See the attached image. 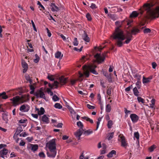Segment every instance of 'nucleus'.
I'll return each instance as SVG.
<instances>
[{"label": "nucleus", "instance_id": "nucleus-1", "mask_svg": "<svg viewBox=\"0 0 159 159\" xmlns=\"http://www.w3.org/2000/svg\"><path fill=\"white\" fill-rule=\"evenodd\" d=\"M123 22L124 21H117L115 22V25L117 27L113 34V39L116 40V45L118 47H122L125 43L128 44L131 40L130 38H127L125 41L123 42L126 39V36L123 31L120 28L121 27Z\"/></svg>", "mask_w": 159, "mask_h": 159}, {"label": "nucleus", "instance_id": "nucleus-2", "mask_svg": "<svg viewBox=\"0 0 159 159\" xmlns=\"http://www.w3.org/2000/svg\"><path fill=\"white\" fill-rule=\"evenodd\" d=\"M46 147L49 149L50 152H47V156L49 157L54 158L57 154L56 139H52L46 144Z\"/></svg>", "mask_w": 159, "mask_h": 159}, {"label": "nucleus", "instance_id": "nucleus-3", "mask_svg": "<svg viewBox=\"0 0 159 159\" xmlns=\"http://www.w3.org/2000/svg\"><path fill=\"white\" fill-rule=\"evenodd\" d=\"M144 9L147 11L146 13L148 18L158 17L159 16V6L153 10L151 8L150 4H145L143 5Z\"/></svg>", "mask_w": 159, "mask_h": 159}, {"label": "nucleus", "instance_id": "nucleus-4", "mask_svg": "<svg viewBox=\"0 0 159 159\" xmlns=\"http://www.w3.org/2000/svg\"><path fill=\"white\" fill-rule=\"evenodd\" d=\"M77 125L80 128L75 133V135L78 139H80V137L82 135L84 129H83L84 127L83 123L80 121H79L77 123Z\"/></svg>", "mask_w": 159, "mask_h": 159}, {"label": "nucleus", "instance_id": "nucleus-5", "mask_svg": "<svg viewBox=\"0 0 159 159\" xmlns=\"http://www.w3.org/2000/svg\"><path fill=\"white\" fill-rule=\"evenodd\" d=\"M34 95L37 98H42L46 100V98L44 92L42 91V88L40 89L34 93Z\"/></svg>", "mask_w": 159, "mask_h": 159}, {"label": "nucleus", "instance_id": "nucleus-6", "mask_svg": "<svg viewBox=\"0 0 159 159\" xmlns=\"http://www.w3.org/2000/svg\"><path fill=\"white\" fill-rule=\"evenodd\" d=\"M94 57L96 59L97 62L98 64L103 62L105 59V56L104 55H103L102 56L100 54L98 53L96 54L94 56Z\"/></svg>", "mask_w": 159, "mask_h": 159}, {"label": "nucleus", "instance_id": "nucleus-7", "mask_svg": "<svg viewBox=\"0 0 159 159\" xmlns=\"http://www.w3.org/2000/svg\"><path fill=\"white\" fill-rule=\"evenodd\" d=\"M139 32L140 30L136 28H133L132 30H131L130 33L129 32L128 33L127 35H128L129 34H130L128 35L127 37L126 35V39H127V38H130L131 39V38L132 37V35H135L137 34V33H139Z\"/></svg>", "mask_w": 159, "mask_h": 159}, {"label": "nucleus", "instance_id": "nucleus-8", "mask_svg": "<svg viewBox=\"0 0 159 159\" xmlns=\"http://www.w3.org/2000/svg\"><path fill=\"white\" fill-rule=\"evenodd\" d=\"M12 101L13 105L16 106L18 105L19 103H21L20 97L19 96H16L11 99Z\"/></svg>", "mask_w": 159, "mask_h": 159}, {"label": "nucleus", "instance_id": "nucleus-9", "mask_svg": "<svg viewBox=\"0 0 159 159\" xmlns=\"http://www.w3.org/2000/svg\"><path fill=\"white\" fill-rule=\"evenodd\" d=\"M8 152V150L6 148H3L0 151V157L4 159H5V157L6 158L7 157L6 156Z\"/></svg>", "mask_w": 159, "mask_h": 159}, {"label": "nucleus", "instance_id": "nucleus-10", "mask_svg": "<svg viewBox=\"0 0 159 159\" xmlns=\"http://www.w3.org/2000/svg\"><path fill=\"white\" fill-rule=\"evenodd\" d=\"M130 117L134 123H136L139 119V117L135 114H131L130 116Z\"/></svg>", "mask_w": 159, "mask_h": 159}, {"label": "nucleus", "instance_id": "nucleus-11", "mask_svg": "<svg viewBox=\"0 0 159 159\" xmlns=\"http://www.w3.org/2000/svg\"><path fill=\"white\" fill-rule=\"evenodd\" d=\"M97 66L95 65H93L89 66L88 67V70L90 72L95 75L98 74L97 72L95 70V69Z\"/></svg>", "mask_w": 159, "mask_h": 159}, {"label": "nucleus", "instance_id": "nucleus-12", "mask_svg": "<svg viewBox=\"0 0 159 159\" xmlns=\"http://www.w3.org/2000/svg\"><path fill=\"white\" fill-rule=\"evenodd\" d=\"M20 102L21 103L27 102L29 100V95H24L20 97Z\"/></svg>", "mask_w": 159, "mask_h": 159}, {"label": "nucleus", "instance_id": "nucleus-13", "mask_svg": "<svg viewBox=\"0 0 159 159\" xmlns=\"http://www.w3.org/2000/svg\"><path fill=\"white\" fill-rule=\"evenodd\" d=\"M21 65L22 67L24 68L23 70V73H25L27 71L28 66L27 64L24 60H22Z\"/></svg>", "mask_w": 159, "mask_h": 159}, {"label": "nucleus", "instance_id": "nucleus-14", "mask_svg": "<svg viewBox=\"0 0 159 159\" xmlns=\"http://www.w3.org/2000/svg\"><path fill=\"white\" fill-rule=\"evenodd\" d=\"M120 139L121 143V146L125 147L127 146V143L126 141L125 137L124 136H122L120 137Z\"/></svg>", "mask_w": 159, "mask_h": 159}, {"label": "nucleus", "instance_id": "nucleus-15", "mask_svg": "<svg viewBox=\"0 0 159 159\" xmlns=\"http://www.w3.org/2000/svg\"><path fill=\"white\" fill-rule=\"evenodd\" d=\"M8 115V113L7 112H5L2 113V118L3 120L5 121L6 123H8V121L7 116Z\"/></svg>", "mask_w": 159, "mask_h": 159}, {"label": "nucleus", "instance_id": "nucleus-16", "mask_svg": "<svg viewBox=\"0 0 159 159\" xmlns=\"http://www.w3.org/2000/svg\"><path fill=\"white\" fill-rule=\"evenodd\" d=\"M59 80L61 83L64 84L66 83L67 80V78H65L64 76H62L59 78Z\"/></svg>", "mask_w": 159, "mask_h": 159}, {"label": "nucleus", "instance_id": "nucleus-17", "mask_svg": "<svg viewBox=\"0 0 159 159\" xmlns=\"http://www.w3.org/2000/svg\"><path fill=\"white\" fill-rule=\"evenodd\" d=\"M50 6L52 7L51 10L52 11H57L59 10L58 7L56 6L54 3H51Z\"/></svg>", "mask_w": 159, "mask_h": 159}, {"label": "nucleus", "instance_id": "nucleus-18", "mask_svg": "<svg viewBox=\"0 0 159 159\" xmlns=\"http://www.w3.org/2000/svg\"><path fill=\"white\" fill-rule=\"evenodd\" d=\"M35 111L38 112V115H39L43 114L45 112L44 109L43 107H41L40 110L39 108L36 107Z\"/></svg>", "mask_w": 159, "mask_h": 159}, {"label": "nucleus", "instance_id": "nucleus-19", "mask_svg": "<svg viewBox=\"0 0 159 159\" xmlns=\"http://www.w3.org/2000/svg\"><path fill=\"white\" fill-rule=\"evenodd\" d=\"M63 56V54L61 52L58 51L55 54V57L57 58L61 59Z\"/></svg>", "mask_w": 159, "mask_h": 159}, {"label": "nucleus", "instance_id": "nucleus-20", "mask_svg": "<svg viewBox=\"0 0 159 159\" xmlns=\"http://www.w3.org/2000/svg\"><path fill=\"white\" fill-rule=\"evenodd\" d=\"M42 120L46 124L48 123L49 121L48 118L47 116L46 115H44L42 118Z\"/></svg>", "mask_w": 159, "mask_h": 159}, {"label": "nucleus", "instance_id": "nucleus-21", "mask_svg": "<svg viewBox=\"0 0 159 159\" xmlns=\"http://www.w3.org/2000/svg\"><path fill=\"white\" fill-rule=\"evenodd\" d=\"M84 70H86L84 71V74L86 77H88L89 76V70H88V67L86 66H84L83 67Z\"/></svg>", "mask_w": 159, "mask_h": 159}, {"label": "nucleus", "instance_id": "nucleus-22", "mask_svg": "<svg viewBox=\"0 0 159 159\" xmlns=\"http://www.w3.org/2000/svg\"><path fill=\"white\" fill-rule=\"evenodd\" d=\"M20 110L22 112H27L29 111V109H26L25 105H23L20 107Z\"/></svg>", "mask_w": 159, "mask_h": 159}, {"label": "nucleus", "instance_id": "nucleus-23", "mask_svg": "<svg viewBox=\"0 0 159 159\" xmlns=\"http://www.w3.org/2000/svg\"><path fill=\"white\" fill-rule=\"evenodd\" d=\"M83 39L84 40L87 42H89L90 41L89 38L88 37V34L87 33L84 32V34L83 36Z\"/></svg>", "mask_w": 159, "mask_h": 159}, {"label": "nucleus", "instance_id": "nucleus-24", "mask_svg": "<svg viewBox=\"0 0 159 159\" xmlns=\"http://www.w3.org/2000/svg\"><path fill=\"white\" fill-rule=\"evenodd\" d=\"M133 90L134 95L136 97L139 96V92L138 90V88L137 87H135Z\"/></svg>", "mask_w": 159, "mask_h": 159}, {"label": "nucleus", "instance_id": "nucleus-25", "mask_svg": "<svg viewBox=\"0 0 159 159\" xmlns=\"http://www.w3.org/2000/svg\"><path fill=\"white\" fill-rule=\"evenodd\" d=\"M113 155H116V152L115 150H112L108 153L107 155V156L108 157L111 158L113 156Z\"/></svg>", "mask_w": 159, "mask_h": 159}, {"label": "nucleus", "instance_id": "nucleus-26", "mask_svg": "<svg viewBox=\"0 0 159 159\" xmlns=\"http://www.w3.org/2000/svg\"><path fill=\"white\" fill-rule=\"evenodd\" d=\"M0 97H1L3 99H6L8 98V96L6 95V93L5 92H3L2 93H0Z\"/></svg>", "mask_w": 159, "mask_h": 159}, {"label": "nucleus", "instance_id": "nucleus-27", "mask_svg": "<svg viewBox=\"0 0 159 159\" xmlns=\"http://www.w3.org/2000/svg\"><path fill=\"white\" fill-rule=\"evenodd\" d=\"M38 148V146L37 144H31V150L33 152L37 150Z\"/></svg>", "mask_w": 159, "mask_h": 159}, {"label": "nucleus", "instance_id": "nucleus-28", "mask_svg": "<svg viewBox=\"0 0 159 159\" xmlns=\"http://www.w3.org/2000/svg\"><path fill=\"white\" fill-rule=\"evenodd\" d=\"M22 128L20 127H19L17 128L15 134V135H17L22 131Z\"/></svg>", "mask_w": 159, "mask_h": 159}, {"label": "nucleus", "instance_id": "nucleus-29", "mask_svg": "<svg viewBox=\"0 0 159 159\" xmlns=\"http://www.w3.org/2000/svg\"><path fill=\"white\" fill-rule=\"evenodd\" d=\"M156 148V146L155 144H153L149 148L148 150L150 152H152Z\"/></svg>", "mask_w": 159, "mask_h": 159}, {"label": "nucleus", "instance_id": "nucleus-30", "mask_svg": "<svg viewBox=\"0 0 159 159\" xmlns=\"http://www.w3.org/2000/svg\"><path fill=\"white\" fill-rule=\"evenodd\" d=\"M107 94L108 96H111V86H107Z\"/></svg>", "mask_w": 159, "mask_h": 159}, {"label": "nucleus", "instance_id": "nucleus-31", "mask_svg": "<svg viewBox=\"0 0 159 159\" xmlns=\"http://www.w3.org/2000/svg\"><path fill=\"white\" fill-rule=\"evenodd\" d=\"M139 14L135 11H133L131 14L130 16L131 17H137Z\"/></svg>", "mask_w": 159, "mask_h": 159}, {"label": "nucleus", "instance_id": "nucleus-32", "mask_svg": "<svg viewBox=\"0 0 159 159\" xmlns=\"http://www.w3.org/2000/svg\"><path fill=\"white\" fill-rule=\"evenodd\" d=\"M82 118L84 120H86L87 121H89L91 124H93V120L88 117L84 116L82 117Z\"/></svg>", "mask_w": 159, "mask_h": 159}, {"label": "nucleus", "instance_id": "nucleus-33", "mask_svg": "<svg viewBox=\"0 0 159 159\" xmlns=\"http://www.w3.org/2000/svg\"><path fill=\"white\" fill-rule=\"evenodd\" d=\"M93 133V131L92 130L90 129H88L86 131H85L84 132V134H86L87 135H89L90 134H92Z\"/></svg>", "mask_w": 159, "mask_h": 159}, {"label": "nucleus", "instance_id": "nucleus-34", "mask_svg": "<svg viewBox=\"0 0 159 159\" xmlns=\"http://www.w3.org/2000/svg\"><path fill=\"white\" fill-rule=\"evenodd\" d=\"M114 133L112 132L111 133H109L108 135L107 136V139L108 140H110L114 136Z\"/></svg>", "mask_w": 159, "mask_h": 159}, {"label": "nucleus", "instance_id": "nucleus-35", "mask_svg": "<svg viewBox=\"0 0 159 159\" xmlns=\"http://www.w3.org/2000/svg\"><path fill=\"white\" fill-rule=\"evenodd\" d=\"M111 106L109 104H108L107 105L106 107V112H109L111 111Z\"/></svg>", "mask_w": 159, "mask_h": 159}, {"label": "nucleus", "instance_id": "nucleus-36", "mask_svg": "<svg viewBox=\"0 0 159 159\" xmlns=\"http://www.w3.org/2000/svg\"><path fill=\"white\" fill-rule=\"evenodd\" d=\"M150 82V80H149L147 78H145L144 76H143V84L148 83Z\"/></svg>", "mask_w": 159, "mask_h": 159}, {"label": "nucleus", "instance_id": "nucleus-37", "mask_svg": "<svg viewBox=\"0 0 159 159\" xmlns=\"http://www.w3.org/2000/svg\"><path fill=\"white\" fill-rule=\"evenodd\" d=\"M54 107L56 108L61 109L62 107V106L59 103H57L54 105Z\"/></svg>", "mask_w": 159, "mask_h": 159}, {"label": "nucleus", "instance_id": "nucleus-38", "mask_svg": "<svg viewBox=\"0 0 159 159\" xmlns=\"http://www.w3.org/2000/svg\"><path fill=\"white\" fill-rule=\"evenodd\" d=\"M141 82L140 81L138 80L136 83V87L138 89H140L141 87Z\"/></svg>", "mask_w": 159, "mask_h": 159}, {"label": "nucleus", "instance_id": "nucleus-39", "mask_svg": "<svg viewBox=\"0 0 159 159\" xmlns=\"http://www.w3.org/2000/svg\"><path fill=\"white\" fill-rule=\"evenodd\" d=\"M113 125L112 121L111 120H109L107 123V125L108 128H111L112 125Z\"/></svg>", "mask_w": 159, "mask_h": 159}, {"label": "nucleus", "instance_id": "nucleus-40", "mask_svg": "<svg viewBox=\"0 0 159 159\" xmlns=\"http://www.w3.org/2000/svg\"><path fill=\"white\" fill-rule=\"evenodd\" d=\"M52 99L54 102H56L59 100V98L55 94L53 96Z\"/></svg>", "mask_w": 159, "mask_h": 159}, {"label": "nucleus", "instance_id": "nucleus-41", "mask_svg": "<svg viewBox=\"0 0 159 159\" xmlns=\"http://www.w3.org/2000/svg\"><path fill=\"white\" fill-rule=\"evenodd\" d=\"M137 100L139 102H141L142 103H144V99L141 97L138 96L137 98Z\"/></svg>", "mask_w": 159, "mask_h": 159}, {"label": "nucleus", "instance_id": "nucleus-42", "mask_svg": "<svg viewBox=\"0 0 159 159\" xmlns=\"http://www.w3.org/2000/svg\"><path fill=\"white\" fill-rule=\"evenodd\" d=\"M134 138H136L138 140L139 139V134L138 132L134 133Z\"/></svg>", "mask_w": 159, "mask_h": 159}, {"label": "nucleus", "instance_id": "nucleus-43", "mask_svg": "<svg viewBox=\"0 0 159 159\" xmlns=\"http://www.w3.org/2000/svg\"><path fill=\"white\" fill-rule=\"evenodd\" d=\"M46 91L48 93L50 94V96H52L53 95V93L50 89L47 88L46 89Z\"/></svg>", "mask_w": 159, "mask_h": 159}, {"label": "nucleus", "instance_id": "nucleus-44", "mask_svg": "<svg viewBox=\"0 0 159 159\" xmlns=\"http://www.w3.org/2000/svg\"><path fill=\"white\" fill-rule=\"evenodd\" d=\"M86 17L87 18L89 21H91L92 20V17L91 15L89 13H87L86 15Z\"/></svg>", "mask_w": 159, "mask_h": 159}, {"label": "nucleus", "instance_id": "nucleus-45", "mask_svg": "<svg viewBox=\"0 0 159 159\" xmlns=\"http://www.w3.org/2000/svg\"><path fill=\"white\" fill-rule=\"evenodd\" d=\"M110 17L113 20H115L117 19L116 16L114 14L111 15Z\"/></svg>", "mask_w": 159, "mask_h": 159}, {"label": "nucleus", "instance_id": "nucleus-46", "mask_svg": "<svg viewBox=\"0 0 159 159\" xmlns=\"http://www.w3.org/2000/svg\"><path fill=\"white\" fill-rule=\"evenodd\" d=\"M37 5H39V7H40L42 8L43 9V10H42V11H44L45 10V8L43 7V6L41 4V2L39 1H38L37 2Z\"/></svg>", "mask_w": 159, "mask_h": 159}, {"label": "nucleus", "instance_id": "nucleus-47", "mask_svg": "<svg viewBox=\"0 0 159 159\" xmlns=\"http://www.w3.org/2000/svg\"><path fill=\"white\" fill-rule=\"evenodd\" d=\"M132 88H133L132 85H131L129 87L125 88V91L126 92L129 91H130V90H131V89H132Z\"/></svg>", "mask_w": 159, "mask_h": 159}, {"label": "nucleus", "instance_id": "nucleus-48", "mask_svg": "<svg viewBox=\"0 0 159 159\" xmlns=\"http://www.w3.org/2000/svg\"><path fill=\"white\" fill-rule=\"evenodd\" d=\"M73 44L74 46H77L78 44V43L77 41V39L76 38H74V40L73 42Z\"/></svg>", "mask_w": 159, "mask_h": 159}, {"label": "nucleus", "instance_id": "nucleus-49", "mask_svg": "<svg viewBox=\"0 0 159 159\" xmlns=\"http://www.w3.org/2000/svg\"><path fill=\"white\" fill-rule=\"evenodd\" d=\"M35 56L36 57V58L34 60V62L35 63H37L39 62V58L37 54H35Z\"/></svg>", "mask_w": 159, "mask_h": 159}, {"label": "nucleus", "instance_id": "nucleus-50", "mask_svg": "<svg viewBox=\"0 0 159 159\" xmlns=\"http://www.w3.org/2000/svg\"><path fill=\"white\" fill-rule=\"evenodd\" d=\"M26 80L29 82L30 84H31L33 83L32 80L31 79L30 76H27L26 77Z\"/></svg>", "mask_w": 159, "mask_h": 159}, {"label": "nucleus", "instance_id": "nucleus-51", "mask_svg": "<svg viewBox=\"0 0 159 159\" xmlns=\"http://www.w3.org/2000/svg\"><path fill=\"white\" fill-rule=\"evenodd\" d=\"M87 107L89 109H94L95 108V107L94 106H91L89 104H87Z\"/></svg>", "mask_w": 159, "mask_h": 159}, {"label": "nucleus", "instance_id": "nucleus-52", "mask_svg": "<svg viewBox=\"0 0 159 159\" xmlns=\"http://www.w3.org/2000/svg\"><path fill=\"white\" fill-rule=\"evenodd\" d=\"M143 32L144 33H149L151 32V30L149 28H146L144 30Z\"/></svg>", "mask_w": 159, "mask_h": 159}, {"label": "nucleus", "instance_id": "nucleus-53", "mask_svg": "<svg viewBox=\"0 0 159 159\" xmlns=\"http://www.w3.org/2000/svg\"><path fill=\"white\" fill-rule=\"evenodd\" d=\"M31 23H32V25L33 27V28H34V30L35 31L37 32V29H36V27H35V24H34V21H33V20H31Z\"/></svg>", "mask_w": 159, "mask_h": 159}, {"label": "nucleus", "instance_id": "nucleus-54", "mask_svg": "<svg viewBox=\"0 0 159 159\" xmlns=\"http://www.w3.org/2000/svg\"><path fill=\"white\" fill-rule=\"evenodd\" d=\"M90 7L92 9H96L97 8V7L95 5V4L93 3H92L91 4V6H90Z\"/></svg>", "mask_w": 159, "mask_h": 159}, {"label": "nucleus", "instance_id": "nucleus-55", "mask_svg": "<svg viewBox=\"0 0 159 159\" xmlns=\"http://www.w3.org/2000/svg\"><path fill=\"white\" fill-rule=\"evenodd\" d=\"M83 48V47H81L80 48L78 49L76 47H74V49L76 51H78V52H80L82 50V48Z\"/></svg>", "mask_w": 159, "mask_h": 159}, {"label": "nucleus", "instance_id": "nucleus-56", "mask_svg": "<svg viewBox=\"0 0 159 159\" xmlns=\"http://www.w3.org/2000/svg\"><path fill=\"white\" fill-rule=\"evenodd\" d=\"M39 155L40 157L44 158L45 157V155L43 152H40L39 154Z\"/></svg>", "mask_w": 159, "mask_h": 159}, {"label": "nucleus", "instance_id": "nucleus-57", "mask_svg": "<svg viewBox=\"0 0 159 159\" xmlns=\"http://www.w3.org/2000/svg\"><path fill=\"white\" fill-rule=\"evenodd\" d=\"M135 77H136L138 80L139 81L141 79V75L139 74H136L134 76Z\"/></svg>", "mask_w": 159, "mask_h": 159}, {"label": "nucleus", "instance_id": "nucleus-58", "mask_svg": "<svg viewBox=\"0 0 159 159\" xmlns=\"http://www.w3.org/2000/svg\"><path fill=\"white\" fill-rule=\"evenodd\" d=\"M59 83L57 81H55L54 82L53 84V86H56V88H57L58 87V84Z\"/></svg>", "mask_w": 159, "mask_h": 159}, {"label": "nucleus", "instance_id": "nucleus-59", "mask_svg": "<svg viewBox=\"0 0 159 159\" xmlns=\"http://www.w3.org/2000/svg\"><path fill=\"white\" fill-rule=\"evenodd\" d=\"M46 30H47V32L48 33V35L49 37H50L52 35L51 33L50 32L48 28H47Z\"/></svg>", "mask_w": 159, "mask_h": 159}, {"label": "nucleus", "instance_id": "nucleus-60", "mask_svg": "<svg viewBox=\"0 0 159 159\" xmlns=\"http://www.w3.org/2000/svg\"><path fill=\"white\" fill-rule=\"evenodd\" d=\"M48 78L51 81H53L54 80V79L52 75H48Z\"/></svg>", "mask_w": 159, "mask_h": 159}, {"label": "nucleus", "instance_id": "nucleus-61", "mask_svg": "<svg viewBox=\"0 0 159 159\" xmlns=\"http://www.w3.org/2000/svg\"><path fill=\"white\" fill-rule=\"evenodd\" d=\"M27 135L26 133L25 132L22 133L21 134H20V136L21 137L22 136L23 137H25Z\"/></svg>", "mask_w": 159, "mask_h": 159}, {"label": "nucleus", "instance_id": "nucleus-62", "mask_svg": "<svg viewBox=\"0 0 159 159\" xmlns=\"http://www.w3.org/2000/svg\"><path fill=\"white\" fill-rule=\"evenodd\" d=\"M152 67L153 69H155L157 66V64L155 62H152Z\"/></svg>", "mask_w": 159, "mask_h": 159}, {"label": "nucleus", "instance_id": "nucleus-63", "mask_svg": "<svg viewBox=\"0 0 159 159\" xmlns=\"http://www.w3.org/2000/svg\"><path fill=\"white\" fill-rule=\"evenodd\" d=\"M124 110L125 113V114H127L131 112V111L127 110L126 108H124Z\"/></svg>", "mask_w": 159, "mask_h": 159}, {"label": "nucleus", "instance_id": "nucleus-64", "mask_svg": "<svg viewBox=\"0 0 159 159\" xmlns=\"http://www.w3.org/2000/svg\"><path fill=\"white\" fill-rule=\"evenodd\" d=\"M97 99L99 101L101 102V96L100 94H98L97 95Z\"/></svg>", "mask_w": 159, "mask_h": 159}]
</instances>
